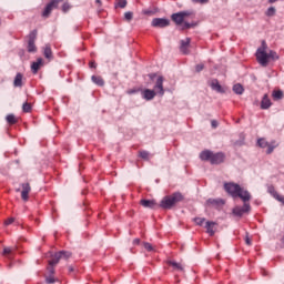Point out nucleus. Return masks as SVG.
Segmentation results:
<instances>
[{"label": "nucleus", "mask_w": 284, "mask_h": 284, "mask_svg": "<svg viewBox=\"0 0 284 284\" xmlns=\"http://www.w3.org/2000/svg\"><path fill=\"white\" fill-rule=\"evenodd\" d=\"M209 1H210V0H200L199 3H201V4H206V3H209Z\"/></svg>", "instance_id": "49"}, {"label": "nucleus", "mask_w": 284, "mask_h": 284, "mask_svg": "<svg viewBox=\"0 0 284 284\" xmlns=\"http://www.w3.org/2000/svg\"><path fill=\"white\" fill-rule=\"evenodd\" d=\"M97 3H98L99 6H101V0H97Z\"/></svg>", "instance_id": "55"}, {"label": "nucleus", "mask_w": 284, "mask_h": 284, "mask_svg": "<svg viewBox=\"0 0 284 284\" xmlns=\"http://www.w3.org/2000/svg\"><path fill=\"white\" fill-rule=\"evenodd\" d=\"M216 226H217V224L214 222H211V221L206 222L205 223L206 233H209L211 236H213L214 233H216Z\"/></svg>", "instance_id": "20"}, {"label": "nucleus", "mask_w": 284, "mask_h": 284, "mask_svg": "<svg viewBox=\"0 0 284 284\" xmlns=\"http://www.w3.org/2000/svg\"><path fill=\"white\" fill-rule=\"evenodd\" d=\"M149 77L151 78V80H154V78L156 77V74H150Z\"/></svg>", "instance_id": "51"}, {"label": "nucleus", "mask_w": 284, "mask_h": 284, "mask_svg": "<svg viewBox=\"0 0 284 284\" xmlns=\"http://www.w3.org/2000/svg\"><path fill=\"white\" fill-rule=\"evenodd\" d=\"M275 13H276L275 7H270V8L266 10V12H265V14H266L267 17H274Z\"/></svg>", "instance_id": "33"}, {"label": "nucleus", "mask_w": 284, "mask_h": 284, "mask_svg": "<svg viewBox=\"0 0 284 284\" xmlns=\"http://www.w3.org/2000/svg\"><path fill=\"white\" fill-rule=\"evenodd\" d=\"M192 28V24L185 22L184 26H182V30H186V29H190Z\"/></svg>", "instance_id": "45"}, {"label": "nucleus", "mask_w": 284, "mask_h": 284, "mask_svg": "<svg viewBox=\"0 0 284 284\" xmlns=\"http://www.w3.org/2000/svg\"><path fill=\"white\" fill-rule=\"evenodd\" d=\"M71 255H72V253H71V252H68V251H60V252H58V253H54V255L52 256V258L49 260V265L55 266V265L59 264V261H60L61 258L68 260V258L71 257Z\"/></svg>", "instance_id": "4"}, {"label": "nucleus", "mask_w": 284, "mask_h": 284, "mask_svg": "<svg viewBox=\"0 0 284 284\" xmlns=\"http://www.w3.org/2000/svg\"><path fill=\"white\" fill-rule=\"evenodd\" d=\"M211 124H212V128H214V129H216V128H219V122L217 121H212L211 122Z\"/></svg>", "instance_id": "47"}, {"label": "nucleus", "mask_w": 284, "mask_h": 284, "mask_svg": "<svg viewBox=\"0 0 284 284\" xmlns=\"http://www.w3.org/2000/svg\"><path fill=\"white\" fill-rule=\"evenodd\" d=\"M143 247H144V250H146L148 252L154 251V247H152V245H151L150 243H143Z\"/></svg>", "instance_id": "38"}, {"label": "nucleus", "mask_w": 284, "mask_h": 284, "mask_svg": "<svg viewBox=\"0 0 284 284\" xmlns=\"http://www.w3.org/2000/svg\"><path fill=\"white\" fill-rule=\"evenodd\" d=\"M69 272H73V267L72 266H69Z\"/></svg>", "instance_id": "54"}, {"label": "nucleus", "mask_w": 284, "mask_h": 284, "mask_svg": "<svg viewBox=\"0 0 284 284\" xmlns=\"http://www.w3.org/2000/svg\"><path fill=\"white\" fill-rule=\"evenodd\" d=\"M206 219L205 217H195L194 223L197 224L199 226H203L205 223Z\"/></svg>", "instance_id": "34"}, {"label": "nucleus", "mask_w": 284, "mask_h": 284, "mask_svg": "<svg viewBox=\"0 0 284 284\" xmlns=\"http://www.w3.org/2000/svg\"><path fill=\"white\" fill-rule=\"evenodd\" d=\"M139 156L143 160V161H150V156L151 154L148 151H139Z\"/></svg>", "instance_id": "29"}, {"label": "nucleus", "mask_w": 284, "mask_h": 284, "mask_svg": "<svg viewBox=\"0 0 284 284\" xmlns=\"http://www.w3.org/2000/svg\"><path fill=\"white\" fill-rule=\"evenodd\" d=\"M283 97H284V93H283L282 90H277V91H274V92H273V98H274L275 100H282Z\"/></svg>", "instance_id": "30"}, {"label": "nucleus", "mask_w": 284, "mask_h": 284, "mask_svg": "<svg viewBox=\"0 0 284 284\" xmlns=\"http://www.w3.org/2000/svg\"><path fill=\"white\" fill-rule=\"evenodd\" d=\"M168 265L172 266L175 272H183L184 265L182 263L169 260Z\"/></svg>", "instance_id": "21"}, {"label": "nucleus", "mask_w": 284, "mask_h": 284, "mask_svg": "<svg viewBox=\"0 0 284 284\" xmlns=\"http://www.w3.org/2000/svg\"><path fill=\"white\" fill-rule=\"evenodd\" d=\"M140 204L142 207H148V209H155L159 206L155 200H141Z\"/></svg>", "instance_id": "19"}, {"label": "nucleus", "mask_w": 284, "mask_h": 284, "mask_svg": "<svg viewBox=\"0 0 284 284\" xmlns=\"http://www.w3.org/2000/svg\"><path fill=\"white\" fill-rule=\"evenodd\" d=\"M266 50L267 44L265 41H263L262 48L257 49L255 53L257 63H260L263 68H267L270 63L268 52Z\"/></svg>", "instance_id": "3"}, {"label": "nucleus", "mask_w": 284, "mask_h": 284, "mask_svg": "<svg viewBox=\"0 0 284 284\" xmlns=\"http://www.w3.org/2000/svg\"><path fill=\"white\" fill-rule=\"evenodd\" d=\"M190 13L187 11H181L179 13L172 14V21L176 23L178 26H182L184 22L185 18L189 17Z\"/></svg>", "instance_id": "11"}, {"label": "nucleus", "mask_w": 284, "mask_h": 284, "mask_svg": "<svg viewBox=\"0 0 284 284\" xmlns=\"http://www.w3.org/2000/svg\"><path fill=\"white\" fill-rule=\"evenodd\" d=\"M143 14H146V16H152V14H154V11H152V10H143Z\"/></svg>", "instance_id": "43"}, {"label": "nucleus", "mask_w": 284, "mask_h": 284, "mask_svg": "<svg viewBox=\"0 0 284 284\" xmlns=\"http://www.w3.org/2000/svg\"><path fill=\"white\" fill-rule=\"evenodd\" d=\"M118 6L121 8V9H124L128 7V0H121L120 2H118Z\"/></svg>", "instance_id": "39"}, {"label": "nucleus", "mask_w": 284, "mask_h": 284, "mask_svg": "<svg viewBox=\"0 0 284 284\" xmlns=\"http://www.w3.org/2000/svg\"><path fill=\"white\" fill-rule=\"evenodd\" d=\"M233 92L235 94H243L244 93V87L242 84H235L233 85Z\"/></svg>", "instance_id": "27"}, {"label": "nucleus", "mask_w": 284, "mask_h": 284, "mask_svg": "<svg viewBox=\"0 0 284 284\" xmlns=\"http://www.w3.org/2000/svg\"><path fill=\"white\" fill-rule=\"evenodd\" d=\"M14 252V248H11V247H4L3 248V255L4 256H7V257H9L10 258V256H11V254Z\"/></svg>", "instance_id": "32"}, {"label": "nucleus", "mask_w": 284, "mask_h": 284, "mask_svg": "<svg viewBox=\"0 0 284 284\" xmlns=\"http://www.w3.org/2000/svg\"><path fill=\"white\" fill-rule=\"evenodd\" d=\"M63 1L64 0H52L50 3H48L45 10L42 11V17L48 18L50 13L53 12V9H58L59 4Z\"/></svg>", "instance_id": "7"}, {"label": "nucleus", "mask_w": 284, "mask_h": 284, "mask_svg": "<svg viewBox=\"0 0 284 284\" xmlns=\"http://www.w3.org/2000/svg\"><path fill=\"white\" fill-rule=\"evenodd\" d=\"M37 34H38L37 30H33L29 33V37H28V52H30V53L37 51V47L34 44L36 39H37Z\"/></svg>", "instance_id": "9"}, {"label": "nucleus", "mask_w": 284, "mask_h": 284, "mask_svg": "<svg viewBox=\"0 0 284 284\" xmlns=\"http://www.w3.org/2000/svg\"><path fill=\"white\" fill-rule=\"evenodd\" d=\"M69 10H70V4L69 3H63L62 11L68 12Z\"/></svg>", "instance_id": "41"}, {"label": "nucleus", "mask_w": 284, "mask_h": 284, "mask_svg": "<svg viewBox=\"0 0 284 284\" xmlns=\"http://www.w3.org/2000/svg\"><path fill=\"white\" fill-rule=\"evenodd\" d=\"M153 28H166L170 26V20L168 18H153L151 21Z\"/></svg>", "instance_id": "8"}, {"label": "nucleus", "mask_w": 284, "mask_h": 284, "mask_svg": "<svg viewBox=\"0 0 284 284\" xmlns=\"http://www.w3.org/2000/svg\"><path fill=\"white\" fill-rule=\"evenodd\" d=\"M159 94L155 90L145 89L143 90V99L146 101H151L155 98V95Z\"/></svg>", "instance_id": "18"}, {"label": "nucleus", "mask_w": 284, "mask_h": 284, "mask_svg": "<svg viewBox=\"0 0 284 284\" xmlns=\"http://www.w3.org/2000/svg\"><path fill=\"white\" fill-rule=\"evenodd\" d=\"M236 197H240L245 204V203H248V201L251 200V194L248 191H244L243 189H241L236 194Z\"/></svg>", "instance_id": "17"}, {"label": "nucleus", "mask_w": 284, "mask_h": 284, "mask_svg": "<svg viewBox=\"0 0 284 284\" xmlns=\"http://www.w3.org/2000/svg\"><path fill=\"white\" fill-rule=\"evenodd\" d=\"M7 122L10 124V125H14L18 123V119L14 114H8L7 115Z\"/></svg>", "instance_id": "28"}, {"label": "nucleus", "mask_w": 284, "mask_h": 284, "mask_svg": "<svg viewBox=\"0 0 284 284\" xmlns=\"http://www.w3.org/2000/svg\"><path fill=\"white\" fill-rule=\"evenodd\" d=\"M189 48H190V39L186 38V40H181L180 51L183 54H189Z\"/></svg>", "instance_id": "22"}, {"label": "nucleus", "mask_w": 284, "mask_h": 284, "mask_svg": "<svg viewBox=\"0 0 284 284\" xmlns=\"http://www.w3.org/2000/svg\"><path fill=\"white\" fill-rule=\"evenodd\" d=\"M124 19L128 21V22H131L133 20V12L131 11H128L124 13Z\"/></svg>", "instance_id": "37"}, {"label": "nucleus", "mask_w": 284, "mask_h": 284, "mask_svg": "<svg viewBox=\"0 0 284 284\" xmlns=\"http://www.w3.org/2000/svg\"><path fill=\"white\" fill-rule=\"evenodd\" d=\"M244 241H245V243H246L248 246L252 245V240H251L248 236H246V239H244Z\"/></svg>", "instance_id": "46"}, {"label": "nucleus", "mask_w": 284, "mask_h": 284, "mask_svg": "<svg viewBox=\"0 0 284 284\" xmlns=\"http://www.w3.org/2000/svg\"><path fill=\"white\" fill-rule=\"evenodd\" d=\"M192 2H194V3H200V0H192Z\"/></svg>", "instance_id": "53"}, {"label": "nucleus", "mask_w": 284, "mask_h": 284, "mask_svg": "<svg viewBox=\"0 0 284 284\" xmlns=\"http://www.w3.org/2000/svg\"><path fill=\"white\" fill-rule=\"evenodd\" d=\"M276 1H278V0H268L270 3H274Z\"/></svg>", "instance_id": "52"}, {"label": "nucleus", "mask_w": 284, "mask_h": 284, "mask_svg": "<svg viewBox=\"0 0 284 284\" xmlns=\"http://www.w3.org/2000/svg\"><path fill=\"white\" fill-rule=\"evenodd\" d=\"M139 243H141V240H140V239H135V240L133 241V244H134V245H138Z\"/></svg>", "instance_id": "50"}, {"label": "nucleus", "mask_w": 284, "mask_h": 284, "mask_svg": "<svg viewBox=\"0 0 284 284\" xmlns=\"http://www.w3.org/2000/svg\"><path fill=\"white\" fill-rule=\"evenodd\" d=\"M12 223H14V217H10V219H8V220L4 222V224H7V225H10V224H12Z\"/></svg>", "instance_id": "44"}, {"label": "nucleus", "mask_w": 284, "mask_h": 284, "mask_svg": "<svg viewBox=\"0 0 284 284\" xmlns=\"http://www.w3.org/2000/svg\"><path fill=\"white\" fill-rule=\"evenodd\" d=\"M43 59L42 58H38L36 62L31 63V72H33L34 74L39 73V70H41V68L43 67Z\"/></svg>", "instance_id": "15"}, {"label": "nucleus", "mask_w": 284, "mask_h": 284, "mask_svg": "<svg viewBox=\"0 0 284 284\" xmlns=\"http://www.w3.org/2000/svg\"><path fill=\"white\" fill-rule=\"evenodd\" d=\"M22 191H21V197L24 202L29 201V194L31 193V185L30 183H22Z\"/></svg>", "instance_id": "12"}, {"label": "nucleus", "mask_w": 284, "mask_h": 284, "mask_svg": "<svg viewBox=\"0 0 284 284\" xmlns=\"http://www.w3.org/2000/svg\"><path fill=\"white\" fill-rule=\"evenodd\" d=\"M91 81L99 87H104V84H105L104 79L100 75H92Z\"/></svg>", "instance_id": "23"}, {"label": "nucleus", "mask_w": 284, "mask_h": 284, "mask_svg": "<svg viewBox=\"0 0 284 284\" xmlns=\"http://www.w3.org/2000/svg\"><path fill=\"white\" fill-rule=\"evenodd\" d=\"M22 79H23V75L21 73H17V75L14 78V81H13V85L16 88H21L22 87Z\"/></svg>", "instance_id": "25"}, {"label": "nucleus", "mask_w": 284, "mask_h": 284, "mask_svg": "<svg viewBox=\"0 0 284 284\" xmlns=\"http://www.w3.org/2000/svg\"><path fill=\"white\" fill-rule=\"evenodd\" d=\"M22 110H23L24 113H30L31 110H32L31 103L24 102L23 105H22Z\"/></svg>", "instance_id": "31"}, {"label": "nucleus", "mask_w": 284, "mask_h": 284, "mask_svg": "<svg viewBox=\"0 0 284 284\" xmlns=\"http://www.w3.org/2000/svg\"><path fill=\"white\" fill-rule=\"evenodd\" d=\"M155 93L160 94L161 97L165 94V90L163 89V77L160 75L158 81H155L154 85Z\"/></svg>", "instance_id": "14"}, {"label": "nucleus", "mask_w": 284, "mask_h": 284, "mask_svg": "<svg viewBox=\"0 0 284 284\" xmlns=\"http://www.w3.org/2000/svg\"><path fill=\"white\" fill-rule=\"evenodd\" d=\"M90 69H97V64H95V62H90Z\"/></svg>", "instance_id": "48"}, {"label": "nucleus", "mask_w": 284, "mask_h": 284, "mask_svg": "<svg viewBox=\"0 0 284 284\" xmlns=\"http://www.w3.org/2000/svg\"><path fill=\"white\" fill-rule=\"evenodd\" d=\"M271 105H272V103H271L268 95H264V98L262 99L261 108L263 110H267L271 108Z\"/></svg>", "instance_id": "24"}, {"label": "nucleus", "mask_w": 284, "mask_h": 284, "mask_svg": "<svg viewBox=\"0 0 284 284\" xmlns=\"http://www.w3.org/2000/svg\"><path fill=\"white\" fill-rule=\"evenodd\" d=\"M211 89L219 94L225 93V88L220 84L217 79L211 81Z\"/></svg>", "instance_id": "13"}, {"label": "nucleus", "mask_w": 284, "mask_h": 284, "mask_svg": "<svg viewBox=\"0 0 284 284\" xmlns=\"http://www.w3.org/2000/svg\"><path fill=\"white\" fill-rule=\"evenodd\" d=\"M267 192L271 196H274L280 203L284 204V196L276 192L273 185H270L267 187Z\"/></svg>", "instance_id": "16"}, {"label": "nucleus", "mask_w": 284, "mask_h": 284, "mask_svg": "<svg viewBox=\"0 0 284 284\" xmlns=\"http://www.w3.org/2000/svg\"><path fill=\"white\" fill-rule=\"evenodd\" d=\"M251 210L250 203H244L243 206H235L232 210V213L236 216H243L245 213H248Z\"/></svg>", "instance_id": "10"}, {"label": "nucleus", "mask_w": 284, "mask_h": 284, "mask_svg": "<svg viewBox=\"0 0 284 284\" xmlns=\"http://www.w3.org/2000/svg\"><path fill=\"white\" fill-rule=\"evenodd\" d=\"M44 57L45 59H53V51H52V48L47 44L45 48H44Z\"/></svg>", "instance_id": "26"}, {"label": "nucleus", "mask_w": 284, "mask_h": 284, "mask_svg": "<svg viewBox=\"0 0 284 284\" xmlns=\"http://www.w3.org/2000/svg\"><path fill=\"white\" fill-rule=\"evenodd\" d=\"M267 55H268V59H273V60L280 59L278 54L275 51H268Z\"/></svg>", "instance_id": "36"}, {"label": "nucleus", "mask_w": 284, "mask_h": 284, "mask_svg": "<svg viewBox=\"0 0 284 284\" xmlns=\"http://www.w3.org/2000/svg\"><path fill=\"white\" fill-rule=\"evenodd\" d=\"M204 70V64H197L195 65V71L200 72Z\"/></svg>", "instance_id": "42"}, {"label": "nucleus", "mask_w": 284, "mask_h": 284, "mask_svg": "<svg viewBox=\"0 0 284 284\" xmlns=\"http://www.w3.org/2000/svg\"><path fill=\"white\" fill-rule=\"evenodd\" d=\"M224 189L233 197H236L237 193L242 190L241 185L232 182L225 183Z\"/></svg>", "instance_id": "6"}, {"label": "nucleus", "mask_w": 284, "mask_h": 284, "mask_svg": "<svg viewBox=\"0 0 284 284\" xmlns=\"http://www.w3.org/2000/svg\"><path fill=\"white\" fill-rule=\"evenodd\" d=\"M200 159L202 161H209L212 164H220L224 162L225 155L222 152L213 153L210 150H205L201 152Z\"/></svg>", "instance_id": "1"}, {"label": "nucleus", "mask_w": 284, "mask_h": 284, "mask_svg": "<svg viewBox=\"0 0 284 284\" xmlns=\"http://www.w3.org/2000/svg\"><path fill=\"white\" fill-rule=\"evenodd\" d=\"M48 273H49V275H54L55 274L54 265H49Z\"/></svg>", "instance_id": "40"}, {"label": "nucleus", "mask_w": 284, "mask_h": 284, "mask_svg": "<svg viewBox=\"0 0 284 284\" xmlns=\"http://www.w3.org/2000/svg\"><path fill=\"white\" fill-rule=\"evenodd\" d=\"M257 145L260 146V148H262V149H266L267 148V150H266V154H271L273 151H274V149H276L277 146H278V144L276 143V141H271L270 143H268V141L267 140H265V139H260V140H257Z\"/></svg>", "instance_id": "5"}, {"label": "nucleus", "mask_w": 284, "mask_h": 284, "mask_svg": "<svg viewBox=\"0 0 284 284\" xmlns=\"http://www.w3.org/2000/svg\"><path fill=\"white\" fill-rule=\"evenodd\" d=\"M58 280H55L54 275H47L45 282L47 284H54Z\"/></svg>", "instance_id": "35"}, {"label": "nucleus", "mask_w": 284, "mask_h": 284, "mask_svg": "<svg viewBox=\"0 0 284 284\" xmlns=\"http://www.w3.org/2000/svg\"><path fill=\"white\" fill-rule=\"evenodd\" d=\"M181 201H183L182 193L175 192L172 195H168V196L163 197V200L161 201L160 207H162L164 210H170L175 204L180 203Z\"/></svg>", "instance_id": "2"}]
</instances>
